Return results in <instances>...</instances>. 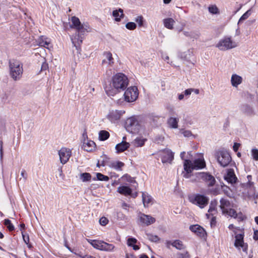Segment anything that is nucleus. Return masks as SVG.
Returning <instances> with one entry per match:
<instances>
[{"label": "nucleus", "instance_id": "a878e982", "mask_svg": "<svg viewBox=\"0 0 258 258\" xmlns=\"http://www.w3.org/2000/svg\"><path fill=\"white\" fill-rule=\"evenodd\" d=\"M225 179L231 183H233L236 182L237 177L233 169L228 170L226 175L225 176Z\"/></svg>", "mask_w": 258, "mask_h": 258}, {"label": "nucleus", "instance_id": "37998d69", "mask_svg": "<svg viewBox=\"0 0 258 258\" xmlns=\"http://www.w3.org/2000/svg\"><path fill=\"white\" fill-rule=\"evenodd\" d=\"M147 238L152 242H157L159 240V237L157 235H154L152 234H147Z\"/></svg>", "mask_w": 258, "mask_h": 258}, {"label": "nucleus", "instance_id": "1a4fd4ad", "mask_svg": "<svg viewBox=\"0 0 258 258\" xmlns=\"http://www.w3.org/2000/svg\"><path fill=\"white\" fill-rule=\"evenodd\" d=\"M139 92L137 87L133 86L127 88L124 93V100L128 102H133L138 97Z\"/></svg>", "mask_w": 258, "mask_h": 258}, {"label": "nucleus", "instance_id": "49530a36", "mask_svg": "<svg viewBox=\"0 0 258 258\" xmlns=\"http://www.w3.org/2000/svg\"><path fill=\"white\" fill-rule=\"evenodd\" d=\"M251 155L254 160H258V149H252L251 150Z\"/></svg>", "mask_w": 258, "mask_h": 258}, {"label": "nucleus", "instance_id": "e2e57ef3", "mask_svg": "<svg viewBox=\"0 0 258 258\" xmlns=\"http://www.w3.org/2000/svg\"><path fill=\"white\" fill-rule=\"evenodd\" d=\"M185 154V152H182L180 153V158L182 159V160H184V161L185 160L184 159V156Z\"/></svg>", "mask_w": 258, "mask_h": 258}, {"label": "nucleus", "instance_id": "5701e85b", "mask_svg": "<svg viewBox=\"0 0 258 258\" xmlns=\"http://www.w3.org/2000/svg\"><path fill=\"white\" fill-rule=\"evenodd\" d=\"M229 216L236 219L238 221H243L246 219L245 215L241 212L237 213L236 211L234 210H231L229 212Z\"/></svg>", "mask_w": 258, "mask_h": 258}, {"label": "nucleus", "instance_id": "09e8293b", "mask_svg": "<svg viewBox=\"0 0 258 258\" xmlns=\"http://www.w3.org/2000/svg\"><path fill=\"white\" fill-rule=\"evenodd\" d=\"M21 233L25 243L27 244H28L29 242V235L27 234L24 233L23 231H21Z\"/></svg>", "mask_w": 258, "mask_h": 258}, {"label": "nucleus", "instance_id": "338daca9", "mask_svg": "<svg viewBox=\"0 0 258 258\" xmlns=\"http://www.w3.org/2000/svg\"><path fill=\"white\" fill-rule=\"evenodd\" d=\"M234 228V226L233 224H230L228 226V228L230 230H232L233 229V228Z\"/></svg>", "mask_w": 258, "mask_h": 258}, {"label": "nucleus", "instance_id": "774afa93", "mask_svg": "<svg viewBox=\"0 0 258 258\" xmlns=\"http://www.w3.org/2000/svg\"><path fill=\"white\" fill-rule=\"evenodd\" d=\"M140 258H149V257L147 255L143 254L140 256Z\"/></svg>", "mask_w": 258, "mask_h": 258}, {"label": "nucleus", "instance_id": "052dcab7", "mask_svg": "<svg viewBox=\"0 0 258 258\" xmlns=\"http://www.w3.org/2000/svg\"><path fill=\"white\" fill-rule=\"evenodd\" d=\"M47 67H48L47 64L44 63L42 65L41 69L42 70H46L47 68Z\"/></svg>", "mask_w": 258, "mask_h": 258}, {"label": "nucleus", "instance_id": "3c124183", "mask_svg": "<svg viewBox=\"0 0 258 258\" xmlns=\"http://www.w3.org/2000/svg\"><path fill=\"white\" fill-rule=\"evenodd\" d=\"M99 222L101 225L105 226L107 224L108 220L105 217H102L100 218Z\"/></svg>", "mask_w": 258, "mask_h": 258}, {"label": "nucleus", "instance_id": "9b49d317", "mask_svg": "<svg viewBox=\"0 0 258 258\" xmlns=\"http://www.w3.org/2000/svg\"><path fill=\"white\" fill-rule=\"evenodd\" d=\"M163 163H171L174 158V153L170 150L166 149L159 153Z\"/></svg>", "mask_w": 258, "mask_h": 258}, {"label": "nucleus", "instance_id": "a19ab883", "mask_svg": "<svg viewBox=\"0 0 258 258\" xmlns=\"http://www.w3.org/2000/svg\"><path fill=\"white\" fill-rule=\"evenodd\" d=\"M251 10H249L247 11L240 18L238 21V23L247 19L251 15Z\"/></svg>", "mask_w": 258, "mask_h": 258}, {"label": "nucleus", "instance_id": "8fccbe9b", "mask_svg": "<svg viewBox=\"0 0 258 258\" xmlns=\"http://www.w3.org/2000/svg\"><path fill=\"white\" fill-rule=\"evenodd\" d=\"M181 134L185 137H189L192 135L191 132L188 130H184L181 131Z\"/></svg>", "mask_w": 258, "mask_h": 258}, {"label": "nucleus", "instance_id": "4be33fe9", "mask_svg": "<svg viewBox=\"0 0 258 258\" xmlns=\"http://www.w3.org/2000/svg\"><path fill=\"white\" fill-rule=\"evenodd\" d=\"M95 143L93 141L85 140L83 142L82 148L87 152H91L95 149Z\"/></svg>", "mask_w": 258, "mask_h": 258}, {"label": "nucleus", "instance_id": "ea45409f", "mask_svg": "<svg viewBox=\"0 0 258 258\" xmlns=\"http://www.w3.org/2000/svg\"><path fill=\"white\" fill-rule=\"evenodd\" d=\"M4 224L8 228L9 231H12L15 229L14 226L11 223V221L9 219H5L4 221Z\"/></svg>", "mask_w": 258, "mask_h": 258}, {"label": "nucleus", "instance_id": "a211bd4d", "mask_svg": "<svg viewBox=\"0 0 258 258\" xmlns=\"http://www.w3.org/2000/svg\"><path fill=\"white\" fill-rule=\"evenodd\" d=\"M200 176L207 182L209 186H212L215 184V179L212 175L207 173H201L200 174Z\"/></svg>", "mask_w": 258, "mask_h": 258}, {"label": "nucleus", "instance_id": "a18cd8bd", "mask_svg": "<svg viewBox=\"0 0 258 258\" xmlns=\"http://www.w3.org/2000/svg\"><path fill=\"white\" fill-rule=\"evenodd\" d=\"M126 28L131 30H133L136 29L137 25L134 22H128L125 25Z\"/></svg>", "mask_w": 258, "mask_h": 258}, {"label": "nucleus", "instance_id": "9d476101", "mask_svg": "<svg viewBox=\"0 0 258 258\" xmlns=\"http://www.w3.org/2000/svg\"><path fill=\"white\" fill-rule=\"evenodd\" d=\"M59 160L61 164H65L72 155V150L66 147L61 148L58 151Z\"/></svg>", "mask_w": 258, "mask_h": 258}, {"label": "nucleus", "instance_id": "13d9d810", "mask_svg": "<svg viewBox=\"0 0 258 258\" xmlns=\"http://www.w3.org/2000/svg\"><path fill=\"white\" fill-rule=\"evenodd\" d=\"M21 175L25 179H26L27 178V176H26V173H25V171L24 170H23L22 171Z\"/></svg>", "mask_w": 258, "mask_h": 258}, {"label": "nucleus", "instance_id": "864d4df0", "mask_svg": "<svg viewBox=\"0 0 258 258\" xmlns=\"http://www.w3.org/2000/svg\"><path fill=\"white\" fill-rule=\"evenodd\" d=\"M192 92V88L187 89L183 92L185 96H189Z\"/></svg>", "mask_w": 258, "mask_h": 258}, {"label": "nucleus", "instance_id": "423d86ee", "mask_svg": "<svg viewBox=\"0 0 258 258\" xmlns=\"http://www.w3.org/2000/svg\"><path fill=\"white\" fill-rule=\"evenodd\" d=\"M125 127L128 132L134 134H138L141 127L139 121L134 117L126 119Z\"/></svg>", "mask_w": 258, "mask_h": 258}, {"label": "nucleus", "instance_id": "4c0bfd02", "mask_svg": "<svg viewBox=\"0 0 258 258\" xmlns=\"http://www.w3.org/2000/svg\"><path fill=\"white\" fill-rule=\"evenodd\" d=\"M146 141V140L144 139L137 138L134 141L135 146L138 147H142L144 145Z\"/></svg>", "mask_w": 258, "mask_h": 258}, {"label": "nucleus", "instance_id": "de8ad7c7", "mask_svg": "<svg viewBox=\"0 0 258 258\" xmlns=\"http://www.w3.org/2000/svg\"><path fill=\"white\" fill-rule=\"evenodd\" d=\"M136 22L138 24L139 26L142 27L143 24V17L141 16H138L135 20Z\"/></svg>", "mask_w": 258, "mask_h": 258}, {"label": "nucleus", "instance_id": "58836bf2", "mask_svg": "<svg viewBox=\"0 0 258 258\" xmlns=\"http://www.w3.org/2000/svg\"><path fill=\"white\" fill-rule=\"evenodd\" d=\"M172 245L178 249H182L184 248V245L182 244V242L179 240H176L173 242L172 243Z\"/></svg>", "mask_w": 258, "mask_h": 258}, {"label": "nucleus", "instance_id": "c9c22d12", "mask_svg": "<svg viewBox=\"0 0 258 258\" xmlns=\"http://www.w3.org/2000/svg\"><path fill=\"white\" fill-rule=\"evenodd\" d=\"M124 166V163L120 161H115L111 163V167L115 170H121V168Z\"/></svg>", "mask_w": 258, "mask_h": 258}, {"label": "nucleus", "instance_id": "c756f323", "mask_svg": "<svg viewBox=\"0 0 258 258\" xmlns=\"http://www.w3.org/2000/svg\"><path fill=\"white\" fill-rule=\"evenodd\" d=\"M174 23L175 21L172 18H168L163 20V24L165 27L170 30L173 29Z\"/></svg>", "mask_w": 258, "mask_h": 258}, {"label": "nucleus", "instance_id": "ddd939ff", "mask_svg": "<svg viewBox=\"0 0 258 258\" xmlns=\"http://www.w3.org/2000/svg\"><path fill=\"white\" fill-rule=\"evenodd\" d=\"M220 205L219 206L222 213L224 215L229 216V212L231 210H234L232 208L233 206L231 205L230 202L226 199L222 198L220 201Z\"/></svg>", "mask_w": 258, "mask_h": 258}, {"label": "nucleus", "instance_id": "cd10ccee", "mask_svg": "<svg viewBox=\"0 0 258 258\" xmlns=\"http://www.w3.org/2000/svg\"><path fill=\"white\" fill-rule=\"evenodd\" d=\"M138 243V240L135 238L130 237L127 239L126 244L128 246L131 247L135 250H137L140 249V246L136 244Z\"/></svg>", "mask_w": 258, "mask_h": 258}, {"label": "nucleus", "instance_id": "e433bc0d", "mask_svg": "<svg viewBox=\"0 0 258 258\" xmlns=\"http://www.w3.org/2000/svg\"><path fill=\"white\" fill-rule=\"evenodd\" d=\"M80 178L83 182L89 181L91 179V175L89 173H83L80 175Z\"/></svg>", "mask_w": 258, "mask_h": 258}, {"label": "nucleus", "instance_id": "f704fd0d", "mask_svg": "<svg viewBox=\"0 0 258 258\" xmlns=\"http://www.w3.org/2000/svg\"><path fill=\"white\" fill-rule=\"evenodd\" d=\"M109 137V133L106 131H101L99 133V139L101 141H105Z\"/></svg>", "mask_w": 258, "mask_h": 258}, {"label": "nucleus", "instance_id": "2eb2a0df", "mask_svg": "<svg viewBox=\"0 0 258 258\" xmlns=\"http://www.w3.org/2000/svg\"><path fill=\"white\" fill-rule=\"evenodd\" d=\"M178 32H182L183 35L189 39H197L200 36V33L198 31L195 30H185L183 28L178 29Z\"/></svg>", "mask_w": 258, "mask_h": 258}, {"label": "nucleus", "instance_id": "680f3d73", "mask_svg": "<svg viewBox=\"0 0 258 258\" xmlns=\"http://www.w3.org/2000/svg\"><path fill=\"white\" fill-rule=\"evenodd\" d=\"M192 92H194L196 94H199L200 93L199 90L197 89H192Z\"/></svg>", "mask_w": 258, "mask_h": 258}, {"label": "nucleus", "instance_id": "20e7f679", "mask_svg": "<svg viewBox=\"0 0 258 258\" xmlns=\"http://www.w3.org/2000/svg\"><path fill=\"white\" fill-rule=\"evenodd\" d=\"M10 75L14 81L19 80L23 74V64L19 61L13 60L10 62Z\"/></svg>", "mask_w": 258, "mask_h": 258}, {"label": "nucleus", "instance_id": "39448f33", "mask_svg": "<svg viewBox=\"0 0 258 258\" xmlns=\"http://www.w3.org/2000/svg\"><path fill=\"white\" fill-rule=\"evenodd\" d=\"M238 44L234 41L231 36H224L216 44V47L220 50L226 51L235 48Z\"/></svg>", "mask_w": 258, "mask_h": 258}, {"label": "nucleus", "instance_id": "f8f14e48", "mask_svg": "<svg viewBox=\"0 0 258 258\" xmlns=\"http://www.w3.org/2000/svg\"><path fill=\"white\" fill-rule=\"evenodd\" d=\"M103 56V59L101 63L102 67L105 68L112 67L114 63V60L112 57V53L109 51L104 52Z\"/></svg>", "mask_w": 258, "mask_h": 258}, {"label": "nucleus", "instance_id": "aec40b11", "mask_svg": "<svg viewBox=\"0 0 258 258\" xmlns=\"http://www.w3.org/2000/svg\"><path fill=\"white\" fill-rule=\"evenodd\" d=\"M243 236L241 234H237L235 236V241L234 245L236 247H241L242 248L244 251H246L247 250V246L245 245L243 242Z\"/></svg>", "mask_w": 258, "mask_h": 258}, {"label": "nucleus", "instance_id": "bf43d9fd", "mask_svg": "<svg viewBox=\"0 0 258 258\" xmlns=\"http://www.w3.org/2000/svg\"><path fill=\"white\" fill-rule=\"evenodd\" d=\"M247 177V179L248 180V184H249V186H250L252 184V183L250 181V180L251 179V175H248Z\"/></svg>", "mask_w": 258, "mask_h": 258}, {"label": "nucleus", "instance_id": "7c9ffc66", "mask_svg": "<svg viewBox=\"0 0 258 258\" xmlns=\"http://www.w3.org/2000/svg\"><path fill=\"white\" fill-rule=\"evenodd\" d=\"M112 15L116 21H120L121 18L123 17V10L121 9H119L118 10H114L112 12Z\"/></svg>", "mask_w": 258, "mask_h": 258}, {"label": "nucleus", "instance_id": "79ce46f5", "mask_svg": "<svg viewBox=\"0 0 258 258\" xmlns=\"http://www.w3.org/2000/svg\"><path fill=\"white\" fill-rule=\"evenodd\" d=\"M96 177L97 179L100 181H108L109 179L108 176L104 175L100 173H97L96 174Z\"/></svg>", "mask_w": 258, "mask_h": 258}, {"label": "nucleus", "instance_id": "6e6552de", "mask_svg": "<svg viewBox=\"0 0 258 258\" xmlns=\"http://www.w3.org/2000/svg\"><path fill=\"white\" fill-rule=\"evenodd\" d=\"M216 157L219 164L223 167L227 166L231 161L229 153L224 149L217 153Z\"/></svg>", "mask_w": 258, "mask_h": 258}, {"label": "nucleus", "instance_id": "69168bd1", "mask_svg": "<svg viewBox=\"0 0 258 258\" xmlns=\"http://www.w3.org/2000/svg\"><path fill=\"white\" fill-rule=\"evenodd\" d=\"M25 227V225L24 223L20 224V230L22 231V229H24Z\"/></svg>", "mask_w": 258, "mask_h": 258}, {"label": "nucleus", "instance_id": "0e129e2a", "mask_svg": "<svg viewBox=\"0 0 258 258\" xmlns=\"http://www.w3.org/2000/svg\"><path fill=\"white\" fill-rule=\"evenodd\" d=\"M82 258H96L93 256L90 255H85L83 256H82Z\"/></svg>", "mask_w": 258, "mask_h": 258}, {"label": "nucleus", "instance_id": "2f4dec72", "mask_svg": "<svg viewBox=\"0 0 258 258\" xmlns=\"http://www.w3.org/2000/svg\"><path fill=\"white\" fill-rule=\"evenodd\" d=\"M115 248V246L114 245L112 244H109L104 241V243H103V246L102 251H105L107 252H112L114 250Z\"/></svg>", "mask_w": 258, "mask_h": 258}, {"label": "nucleus", "instance_id": "bb28decb", "mask_svg": "<svg viewBox=\"0 0 258 258\" xmlns=\"http://www.w3.org/2000/svg\"><path fill=\"white\" fill-rule=\"evenodd\" d=\"M242 82V78L239 75L233 74L231 78V83L232 86L237 87Z\"/></svg>", "mask_w": 258, "mask_h": 258}, {"label": "nucleus", "instance_id": "c03bdc74", "mask_svg": "<svg viewBox=\"0 0 258 258\" xmlns=\"http://www.w3.org/2000/svg\"><path fill=\"white\" fill-rule=\"evenodd\" d=\"M217 206V202L216 201H212L210 204V208L208 210L209 213H212L213 211H215L216 209Z\"/></svg>", "mask_w": 258, "mask_h": 258}, {"label": "nucleus", "instance_id": "f257e3e1", "mask_svg": "<svg viewBox=\"0 0 258 258\" xmlns=\"http://www.w3.org/2000/svg\"><path fill=\"white\" fill-rule=\"evenodd\" d=\"M128 84L127 77L122 73H117L112 77L110 86L105 87V92L108 96H113L117 92L124 90Z\"/></svg>", "mask_w": 258, "mask_h": 258}, {"label": "nucleus", "instance_id": "473e14b6", "mask_svg": "<svg viewBox=\"0 0 258 258\" xmlns=\"http://www.w3.org/2000/svg\"><path fill=\"white\" fill-rule=\"evenodd\" d=\"M152 198L147 194L143 192L142 194V200L144 207H148V204L151 202Z\"/></svg>", "mask_w": 258, "mask_h": 258}, {"label": "nucleus", "instance_id": "6e6d98bb", "mask_svg": "<svg viewBox=\"0 0 258 258\" xmlns=\"http://www.w3.org/2000/svg\"><path fill=\"white\" fill-rule=\"evenodd\" d=\"M253 237L255 240H258V230H255L254 231V234H253Z\"/></svg>", "mask_w": 258, "mask_h": 258}, {"label": "nucleus", "instance_id": "4468645a", "mask_svg": "<svg viewBox=\"0 0 258 258\" xmlns=\"http://www.w3.org/2000/svg\"><path fill=\"white\" fill-rule=\"evenodd\" d=\"M125 113L123 110H112L107 115V118L112 122L118 120L120 117Z\"/></svg>", "mask_w": 258, "mask_h": 258}, {"label": "nucleus", "instance_id": "393cba45", "mask_svg": "<svg viewBox=\"0 0 258 258\" xmlns=\"http://www.w3.org/2000/svg\"><path fill=\"white\" fill-rule=\"evenodd\" d=\"M87 241L95 248L102 250L104 241L87 239Z\"/></svg>", "mask_w": 258, "mask_h": 258}, {"label": "nucleus", "instance_id": "7ed1b4c3", "mask_svg": "<svg viewBox=\"0 0 258 258\" xmlns=\"http://www.w3.org/2000/svg\"><path fill=\"white\" fill-rule=\"evenodd\" d=\"M206 166V163L203 158L195 159L193 162L189 159H185L183 163L184 169L186 173L184 174L185 178L189 177V174L193 170H198L204 168Z\"/></svg>", "mask_w": 258, "mask_h": 258}, {"label": "nucleus", "instance_id": "6ab92c4d", "mask_svg": "<svg viewBox=\"0 0 258 258\" xmlns=\"http://www.w3.org/2000/svg\"><path fill=\"white\" fill-rule=\"evenodd\" d=\"M189 229L199 237H204L206 235L204 229L199 225H191L189 227Z\"/></svg>", "mask_w": 258, "mask_h": 258}, {"label": "nucleus", "instance_id": "603ef678", "mask_svg": "<svg viewBox=\"0 0 258 258\" xmlns=\"http://www.w3.org/2000/svg\"><path fill=\"white\" fill-rule=\"evenodd\" d=\"M3 141L0 140V158L1 161H3Z\"/></svg>", "mask_w": 258, "mask_h": 258}, {"label": "nucleus", "instance_id": "f3484780", "mask_svg": "<svg viewBox=\"0 0 258 258\" xmlns=\"http://www.w3.org/2000/svg\"><path fill=\"white\" fill-rule=\"evenodd\" d=\"M117 191L119 194L124 196L131 195L133 197L135 198L137 196V193L132 194V190L131 188L127 186H120L117 188Z\"/></svg>", "mask_w": 258, "mask_h": 258}, {"label": "nucleus", "instance_id": "4d7b16f0", "mask_svg": "<svg viewBox=\"0 0 258 258\" xmlns=\"http://www.w3.org/2000/svg\"><path fill=\"white\" fill-rule=\"evenodd\" d=\"M185 96L184 93H181L178 95V99L179 100H181L184 98V96Z\"/></svg>", "mask_w": 258, "mask_h": 258}, {"label": "nucleus", "instance_id": "5fc2aeb1", "mask_svg": "<svg viewBox=\"0 0 258 258\" xmlns=\"http://www.w3.org/2000/svg\"><path fill=\"white\" fill-rule=\"evenodd\" d=\"M240 144L239 143H235L233 146V149L234 152H237L238 150L239 147H240Z\"/></svg>", "mask_w": 258, "mask_h": 258}, {"label": "nucleus", "instance_id": "c85d7f7f", "mask_svg": "<svg viewBox=\"0 0 258 258\" xmlns=\"http://www.w3.org/2000/svg\"><path fill=\"white\" fill-rule=\"evenodd\" d=\"M178 118L170 117L168 119L167 123L170 127L177 128L178 127Z\"/></svg>", "mask_w": 258, "mask_h": 258}, {"label": "nucleus", "instance_id": "0eeeda50", "mask_svg": "<svg viewBox=\"0 0 258 258\" xmlns=\"http://www.w3.org/2000/svg\"><path fill=\"white\" fill-rule=\"evenodd\" d=\"M189 201L192 204L203 209L208 204L209 199L204 195L196 194L189 196Z\"/></svg>", "mask_w": 258, "mask_h": 258}, {"label": "nucleus", "instance_id": "412c9836", "mask_svg": "<svg viewBox=\"0 0 258 258\" xmlns=\"http://www.w3.org/2000/svg\"><path fill=\"white\" fill-rule=\"evenodd\" d=\"M126 137H124L122 141L115 146V149L117 153L122 152L130 147V143L124 141Z\"/></svg>", "mask_w": 258, "mask_h": 258}, {"label": "nucleus", "instance_id": "b1692460", "mask_svg": "<svg viewBox=\"0 0 258 258\" xmlns=\"http://www.w3.org/2000/svg\"><path fill=\"white\" fill-rule=\"evenodd\" d=\"M37 42L39 46L44 47L46 48H48V46L50 42L49 39L43 36H40L38 38Z\"/></svg>", "mask_w": 258, "mask_h": 258}, {"label": "nucleus", "instance_id": "f03ea898", "mask_svg": "<svg viewBox=\"0 0 258 258\" xmlns=\"http://www.w3.org/2000/svg\"><path fill=\"white\" fill-rule=\"evenodd\" d=\"M71 22V27L75 28L78 33L77 38L76 36L74 38L71 37V41L73 45L78 49L80 44L82 42V38L79 36V34L88 31L89 27L86 24H81L79 19L75 16L72 17Z\"/></svg>", "mask_w": 258, "mask_h": 258}, {"label": "nucleus", "instance_id": "dca6fc26", "mask_svg": "<svg viewBox=\"0 0 258 258\" xmlns=\"http://www.w3.org/2000/svg\"><path fill=\"white\" fill-rule=\"evenodd\" d=\"M140 221L147 226L151 225L155 222V219L150 215L140 214L139 215Z\"/></svg>", "mask_w": 258, "mask_h": 258}, {"label": "nucleus", "instance_id": "72a5a7b5", "mask_svg": "<svg viewBox=\"0 0 258 258\" xmlns=\"http://www.w3.org/2000/svg\"><path fill=\"white\" fill-rule=\"evenodd\" d=\"M209 12L213 15H219L220 14L219 9L215 5H210L208 7Z\"/></svg>", "mask_w": 258, "mask_h": 258}]
</instances>
